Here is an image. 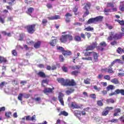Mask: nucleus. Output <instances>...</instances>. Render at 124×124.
Listing matches in <instances>:
<instances>
[{"mask_svg": "<svg viewBox=\"0 0 124 124\" xmlns=\"http://www.w3.org/2000/svg\"><path fill=\"white\" fill-rule=\"evenodd\" d=\"M7 84V83L3 81L2 82L0 83V89H2V88H3V87L4 86V85H6Z\"/></svg>", "mask_w": 124, "mask_h": 124, "instance_id": "53", "label": "nucleus"}, {"mask_svg": "<svg viewBox=\"0 0 124 124\" xmlns=\"http://www.w3.org/2000/svg\"><path fill=\"white\" fill-rule=\"evenodd\" d=\"M115 22H117L120 26H124V20H120V19H115Z\"/></svg>", "mask_w": 124, "mask_h": 124, "instance_id": "35", "label": "nucleus"}, {"mask_svg": "<svg viewBox=\"0 0 124 124\" xmlns=\"http://www.w3.org/2000/svg\"><path fill=\"white\" fill-rule=\"evenodd\" d=\"M62 55H63L64 57H67L68 56H71V55H72V53L69 50H64L62 53Z\"/></svg>", "mask_w": 124, "mask_h": 124, "instance_id": "18", "label": "nucleus"}, {"mask_svg": "<svg viewBox=\"0 0 124 124\" xmlns=\"http://www.w3.org/2000/svg\"><path fill=\"white\" fill-rule=\"evenodd\" d=\"M97 43L96 42H93L92 43V45L91 46H92L93 47V48L94 49V48H96V47H97Z\"/></svg>", "mask_w": 124, "mask_h": 124, "instance_id": "55", "label": "nucleus"}, {"mask_svg": "<svg viewBox=\"0 0 124 124\" xmlns=\"http://www.w3.org/2000/svg\"><path fill=\"white\" fill-rule=\"evenodd\" d=\"M71 107L73 108V109H80L81 107H80L78 104H76L75 102H72L71 104Z\"/></svg>", "mask_w": 124, "mask_h": 124, "instance_id": "14", "label": "nucleus"}, {"mask_svg": "<svg viewBox=\"0 0 124 124\" xmlns=\"http://www.w3.org/2000/svg\"><path fill=\"white\" fill-rule=\"evenodd\" d=\"M35 27H36V24H33L27 25L25 27V29L27 30L28 33H30V34H32L33 33H34V32L35 31Z\"/></svg>", "mask_w": 124, "mask_h": 124, "instance_id": "5", "label": "nucleus"}, {"mask_svg": "<svg viewBox=\"0 0 124 124\" xmlns=\"http://www.w3.org/2000/svg\"><path fill=\"white\" fill-rule=\"evenodd\" d=\"M122 110L120 108H115L114 109V113L113 114V117H117L119 116V113H121Z\"/></svg>", "mask_w": 124, "mask_h": 124, "instance_id": "17", "label": "nucleus"}, {"mask_svg": "<svg viewBox=\"0 0 124 124\" xmlns=\"http://www.w3.org/2000/svg\"><path fill=\"white\" fill-rule=\"evenodd\" d=\"M117 53L118 54H123L124 53V48H122V47H118L116 50Z\"/></svg>", "mask_w": 124, "mask_h": 124, "instance_id": "34", "label": "nucleus"}, {"mask_svg": "<svg viewBox=\"0 0 124 124\" xmlns=\"http://www.w3.org/2000/svg\"><path fill=\"white\" fill-rule=\"evenodd\" d=\"M42 84H48V83H49V79H44L42 81Z\"/></svg>", "mask_w": 124, "mask_h": 124, "instance_id": "59", "label": "nucleus"}, {"mask_svg": "<svg viewBox=\"0 0 124 124\" xmlns=\"http://www.w3.org/2000/svg\"><path fill=\"white\" fill-rule=\"evenodd\" d=\"M103 20V16H99L94 18H90L87 22V24L88 25L91 24H96V23H98V22H102Z\"/></svg>", "mask_w": 124, "mask_h": 124, "instance_id": "3", "label": "nucleus"}, {"mask_svg": "<svg viewBox=\"0 0 124 124\" xmlns=\"http://www.w3.org/2000/svg\"><path fill=\"white\" fill-rule=\"evenodd\" d=\"M84 31H93V28L88 26L85 28Z\"/></svg>", "mask_w": 124, "mask_h": 124, "instance_id": "38", "label": "nucleus"}, {"mask_svg": "<svg viewBox=\"0 0 124 124\" xmlns=\"http://www.w3.org/2000/svg\"><path fill=\"white\" fill-rule=\"evenodd\" d=\"M79 74H80V71H74L71 73V75H74V76H78Z\"/></svg>", "mask_w": 124, "mask_h": 124, "instance_id": "31", "label": "nucleus"}, {"mask_svg": "<svg viewBox=\"0 0 124 124\" xmlns=\"http://www.w3.org/2000/svg\"><path fill=\"white\" fill-rule=\"evenodd\" d=\"M109 123H114V124H117V123H119V119H113L110 120H109Z\"/></svg>", "mask_w": 124, "mask_h": 124, "instance_id": "41", "label": "nucleus"}, {"mask_svg": "<svg viewBox=\"0 0 124 124\" xmlns=\"http://www.w3.org/2000/svg\"><path fill=\"white\" fill-rule=\"evenodd\" d=\"M122 36H124V32H119L115 34L114 31H111L109 32V36L108 37L107 40L112 41V40L114 39V40L113 41L110 42V45H111V46H115L118 45V42L116 40L121 39Z\"/></svg>", "mask_w": 124, "mask_h": 124, "instance_id": "1", "label": "nucleus"}, {"mask_svg": "<svg viewBox=\"0 0 124 124\" xmlns=\"http://www.w3.org/2000/svg\"><path fill=\"white\" fill-rule=\"evenodd\" d=\"M121 4L119 6V9L120 11L124 12V2L122 1L120 2Z\"/></svg>", "mask_w": 124, "mask_h": 124, "instance_id": "28", "label": "nucleus"}, {"mask_svg": "<svg viewBox=\"0 0 124 124\" xmlns=\"http://www.w3.org/2000/svg\"><path fill=\"white\" fill-rule=\"evenodd\" d=\"M33 46L35 49H38L40 48V46H41V41H38L37 42L34 43Z\"/></svg>", "mask_w": 124, "mask_h": 124, "instance_id": "16", "label": "nucleus"}, {"mask_svg": "<svg viewBox=\"0 0 124 124\" xmlns=\"http://www.w3.org/2000/svg\"><path fill=\"white\" fill-rule=\"evenodd\" d=\"M57 81L58 83L61 84L62 86L63 87H75L77 86V83L75 82V80L73 79H64L63 78H58Z\"/></svg>", "mask_w": 124, "mask_h": 124, "instance_id": "2", "label": "nucleus"}, {"mask_svg": "<svg viewBox=\"0 0 124 124\" xmlns=\"http://www.w3.org/2000/svg\"><path fill=\"white\" fill-rule=\"evenodd\" d=\"M87 37V38H90L91 37V36H92V33H91V32H85V34H84Z\"/></svg>", "mask_w": 124, "mask_h": 124, "instance_id": "54", "label": "nucleus"}, {"mask_svg": "<svg viewBox=\"0 0 124 124\" xmlns=\"http://www.w3.org/2000/svg\"><path fill=\"white\" fill-rule=\"evenodd\" d=\"M12 113L10 111L6 112L5 113V117L7 118L8 119H9V118H11V116H12Z\"/></svg>", "mask_w": 124, "mask_h": 124, "instance_id": "33", "label": "nucleus"}, {"mask_svg": "<svg viewBox=\"0 0 124 124\" xmlns=\"http://www.w3.org/2000/svg\"><path fill=\"white\" fill-rule=\"evenodd\" d=\"M97 105L100 107L103 106V99L97 101Z\"/></svg>", "mask_w": 124, "mask_h": 124, "instance_id": "30", "label": "nucleus"}, {"mask_svg": "<svg viewBox=\"0 0 124 124\" xmlns=\"http://www.w3.org/2000/svg\"><path fill=\"white\" fill-rule=\"evenodd\" d=\"M47 19L50 20H58V19H61V16H60L56 15L51 17H47Z\"/></svg>", "mask_w": 124, "mask_h": 124, "instance_id": "19", "label": "nucleus"}, {"mask_svg": "<svg viewBox=\"0 0 124 124\" xmlns=\"http://www.w3.org/2000/svg\"><path fill=\"white\" fill-rule=\"evenodd\" d=\"M57 50H59L62 52V54L65 51L64 48L62 46H59L57 47Z\"/></svg>", "mask_w": 124, "mask_h": 124, "instance_id": "51", "label": "nucleus"}, {"mask_svg": "<svg viewBox=\"0 0 124 124\" xmlns=\"http://www.w3.org/2000/svg\"><path fill=\"white\" fill-rule=\"evenodd\" d=\"M104 78L105 79V80H108V81H110V80H111V77H110V76L109 75H105L104 77Z\"/></svg>", "mask_w": 124, "mask_h": 124, "instance_id": "49", "label": "nucleus"}, {"mask_svg": "<svg viewBox=\"0 0 124 124\" xmlns=\"http://www.w3.org/2000/svg\"><path fill=\"white\" fill-rule=\"evenodd\" d=\"M65 116L66 117L67 116H68V113L65 111H61V112L59 113V116Z\"/></svg>", "mask_w": 124, "mask_h": 124, "instance_id": "29", "label": "nucleus"}, {"mask_svg": "<svg viewBox=\"0 0 124 124\" xmlns=\"http://www.w3.org/2000/svg\"><path fill=\"white\" fill-rule=\"evenodd\" d=\"M59 60L62 62H64V57H63V56H62V55H61L59 56Z\"/></svg>", "mask_w": 124, "mask_h": 124, "instance_id": "48", "label": "nucleus"}, {"mask_svg": "<svg viewBox=\"0 0 124 124\" xmlns=\"http://www.w3.org/2000/svg\"><path fill=\"white\" fill-rule=\"evenodd\" d=\"M108 73H114V71L113 70L112 67H109V66L108 67Z\"/></svg>", "mask_w": 124, "mask_h": 124, "instance_id": "44", "label": "nucleus"}, {"mask_svg": "<svg viewBox=\"0 0 124 124\" xmlns=\"http://www.w3.org/2000/svg\"><path fill=\"white\" fill-rule=\"evenodd\" d=\"M37 75H38V76H39V77H40L41 78H46L47 77V76H46V74H45V73L41 71H40L37 74Z\"/></svg>", "mask_w": 124, "mask_h": 124, "instance_id": "15", "label": "nucleus"}, {"mask_svg": "<svg viewBox=\"0 0 124 124\" xmlns=\"http://www.w3.org/2000/svg\"><path fill=\"white\" fill-rule=\"evenodd\" d=\"M46 6L48 9H51V8H53V5L51 3H47Z\"/></svg>", "mask_w": 124, "mask_h": 124, "instance_id": "61", "label": "nucleus"}, {"mask_svg": "<svg viewBox=\"0 0 124 124\" xmlns=\"http://www.w3.org/2000/svg\"><path fill=\"white\" fill-rule=\"evenodd\" d=\"M6 16H4V15H0V23L1 24H4L5 23V18Z\"/></svg>", "mask_w": 124, "mask_h": 124, "instance_id": "21", "label": "nucleus"}, {"mask_svg": "<svg viewBox=\"0 0 124 124\" xmlns=\"http://www.w3.org/2000/svg\"><path fill=\"white\" fill-rule=\"evenodd\" d=\"M42 23L44 26H46V24L48 23V20H47V19H44L42 20Z\"/></svg>", "mask_w": 124, "mask_h": 124, "instance_id": "56", "label": "nucleus"}, {"mask_svg": "<svg viewBox=\"0 0 124 124\" xmlns=\"http://www.w3.org/2000/svg\"><path fill=\"white\" fill-rule=\"evenodd\" d=\"M77 11H78V7H75V8H74L73 10V12H74L75 15H77Z\"/></svg>", "mask_w": 124, "mask_h": 124, "instance_id": "47", "label": "nucleus"}, {"mask_svg": "<svg viewBox=\"0 0 124 124\" xmlns=\"http://www.w3.org/2000/svg\"><path fill=\"white\" fill-rule=\"evenodd\" d=\"M115 89V86L114 85H109L107 87V92H109V91H113V90Z\"/></svg>", "mask_w": 124, "mask_h": 124, "instance_id": "27", "label": "nucleus"}, {"mask_svg": "<svg viewBox=\"0 0 124 124\" xmlns=\"http://www.w3.org/2000/svg\"><path fill=\"white\" fill-rule=\"evenodd\" d=\"M107 7H111V8H114V3L112 2L107 3Z\"/></svg>", "mask_w": 124, "mask_h": 124, "instance_id": "37", "label": "nucleus"}, {"mask_svg": "<svg viewBox=\"0 0 124 124\" xmlns=\"http://www.w3.org/2000/svg\"><path fill=\"white\" fill-rule=\"evenodd\" d=\"M114 109V108L112 107H107L105 108V109L104 111L102 112V116H107L108 114H109V111H111V110H113Z\"/></svg>", "mask_w": 124, "mask_h": 124, "instance_id": "10", "label": "nucleus"}, {"mask_svg": "<svg viewBox=\"0 0 124 124\" xmlns=\"http://www.w3.org/2000/svg\"><path fill=\"white\" fill-rule=\"evenodd\" d=\"M107 103H115V101L112 98L107 99Z\"/></svg>", "mask_w": 124, "mask_h": 124, "instance_id": "45", "label": "nucleus"}, {"mask_svg": "<svg viewBox=\"0 0 124 124\" xmlns=\"http://www.w3.org/2000/svg\"><path fill=\"white\" fill-rule=\"evenodd\" d=\"M24 95V94H23V93H20L18 94V97H17V99H18V100H20V101H22L23 100V96Z\"/></svg>", "mask_w": 124, "mask_h": 124, "instance_id": "42", "label": "nucleus"}, {"mask_svg": "<svg viewBox=\"0 0 124 124\" xmlns=\"http://www.w3.org/2000/svg\"><path fill=\"white\" fill-rule=\"evenodd\" d=\"M72 41L73 40V36L70 34L62 35L60 38V41L62 43H65L67 41Z\"/></svg>", "mask_w": 124, "mask_h": 124, "instance_id": "4", "label": "nucleus"}, {"mask_svg": "<svg viewBox=\"0 0 124 124\" xmlns=\"http://www.w3.org/2000/svg\"><path fill=\"white\" fill-rule=\"evenodd\" d=\"M92 55L93 56L94 62H98V57H99L98 53L93 51V53L92 54Z\"/></svg>", "mask_w": 124, "mask_h": 124, "instance_id": "12", "label": "nucleus"}, {"mask_svg": "<svg viewBox=\"0 0 124 124\" xmlns=\"http://www.w3.org/2000/svg\"><path fill=\"white\" fill-rule=\"evenodd\" d=\"M12 54L13 56H14L15 57H17V56H18V55L17 54V51L15 49H13L12 51Z\"/></svg>", "mask_w": 124, "mask_h": 124, "instance_id": "52", "label": "nucleus"}, {"mask_svg": "<svg viewBox=\"0 0 124 124\" xmlns=\"http://www.w3.org/2000/svg\"><path fill=\"white\" fill-rule=\"evenodd\" d=\"M118 76H119V77H123L124 76V71H123V72L122 73H119L118 74Z\"/></svg>", "mask_w": 124, "mask_h": 124, "instance_id": "62", "label": "nucleus"}, {"mask_svg": "<svg viewBox=\"0 0 124 124\" xmlns=\"http://www.w3.org/2000/svg\"><path fill=\"white\" fill-rule=\"evenodd\" d=\"M74 114L75 116L76 117H78V116H81V111H78V110H75L74 111Z\"/></svg>", "mask_w": 124, "mask_h": 124, "instance_id": "36", "label": "nucleus"}, {"mask_svg": "<svg viewBox=\"0 0 124 124\" xmlns=\"http://www.w3.org/2000/svg\"><path fill=\"white\" fill-rule=\"evenodd\" d=\"M55 90V88L53 87L52 88H45L43 90V93H45V94H48V93H53V91Z\"/></svg>", "mask_w": 124, "mask_h": 124, "instance_id": "11", "label": "nucleus"}, {"mask_svg": "<svg viewBox=\"0 0 124 124\" xmlns=\"http://www.w3.org/2000/svg\"><path fill=\"white\" fill-rule=\"evenodd\" d=\"M106 25L107 27H108V30H112V29H113V26L108 24V23H106Z\"/></svg>", "mask_w": 124, "mask_h": 124, "instance_id": "63", "label": "nucleus"}, {"mask_svg": "<svg viewBox=\"0 0 124 124\" xmlns=\"http://www.w3.org/2000/svg\"><path fill=\"white\" fill-rule=\"evenodd\" d=\"M2 62H7V59L3 56H0V63Z\"/></svg>", "mask_w": 124, "mask_h": 124, "instance_id": "23", "label": "nucleus"}, {"mask_svg": "<svg viewBox=\"0 0 124 124\" xmlns=\"http://www.w3.org/2000/svg\"><path fill=\"white\" fill-rule=\"evenodd\" d=\"M74 91H75V90L72 88H69V89L68 90H67L65 92V93L67 95H70V94H71V93H74Z\"/></svg>", "mask_w": 124, "mask_h": 124, "instance_id": "20", "label": "nucleus"}, {"mask_svg": "<svg viewBox=\"0 0 124 124\" xmlns=\"http://www.w3.org/2000/svg\"><path fill=\"white\" fill-rule=\"evenodd\" d=\"M93 47L92 46H88L86 47V51H92V50H93Z\"/></svg>", "mask_w": 124, "mask_h": 124, "instance_id": "43", "label": "nucleus"}, {"mask_svg": "<svg viewBox=\"0 0 124 124\" xmlns=\"http://www.w3.org/2000/svg\"><path fill=\"white\" fill-rule=\"evenodd\" d=\"M15 1V0H9L7 3L9 4V5H10L11 6H12L13 4H14V2Z\"/></svg>", "mask_w": 124, "mask_h": 124, "instance_id": "46", "label": "nucleus"}, {"mask_svg": "<svg viewBox=\"0 0 124 124\" xmlns=\"http://www.w3.org/2000/svg\"><path fill=\"white\" fill-rule=\"evenodd\" d=\"M93 51H92V52L87 51L84 53V56L91 57V56H92V54L93 55Z\"/></svg>", "mask_w": 124, "mask_h": 124, "instance_id": "32", "label": "nucleus"}, {"mask_svg": "<svg viewBox=\"0 0 124 124\" xmlns=\"http://www.w3.org/2000/svg\"><path fill=\"white\" fill-rule=\"evenodd\" d=\"M111 82L115 85L120 84V81H119V79H118L117 78H114L113 79H111Z\"/></svg>", "mask_w": 124, "mask_h": 124, "instance_id": "26", "label": "nucleus"}, {"mask_svg": "<svg viewBox=\"0 0 124 124\" xmlns=\"http://www.w3.org/2000/svg\"><path fill=\"white\" fill-rule=\"evenodd\" d=\"M91 5L92 4H91V3L90 2L86 3V4L84 5L83 7V9L84 10L83 17H87V16L90 14L89 9H91Z\"/></svg>", "mask_w": 124, "mask_h": 124, "instance_id": "7", "label": "nucleus"}, {"mask_svg": "<svg viewBox=\"0 0 124 124\" xmlns=\"http://www.w3.org/2000/svg\"><path fill=\"white\" fill-rule=\"evenodd\" d=\"M82 38H83V39H86V35H85L84 33H81L80 36H75L74 40L76 41V42H82Z\"/></svg>", "mask_w": 124, "mask_h": 124, "instance_id": "8", "label": "nucleus"}, {"mask_svg": "<svg viewBox=\"0 0 124 124\" xmlns=\"http://www.w3.org/2000/svg\"><path fill=\"white\" fill-rule=\"evenodd\" d=\"M33 11H34V9L32 7H30L28 9L26 13L29 15H31V14Z\"/></svg>", "mask_w": 124, "mask_h": 124, "instance_id": "24", "label": "nucleus"}, {"mask_svg": "<svg viewBox=\"0 0 124 124\" xmlns=\"http://www.w3.org/2000/svg\"><path fill=\"white\" fill-rule=\"evenodd\" d=\"M12 84L13 85H19V82H18V80H16V79H14L12 81Z\"/></svg>", "mask_w": 124, "mask_h": 124, "instance_id": "57", "label": "nucleus"}, {"mask_svg": "<svg viewBox=\"0 0 124 124\" xmlns=\"http://www.w3.org/2000/svg\"><path fill=\"white\" fill-rule=\"evenodd\" d=\"M12 21H13V17L8 16L7 18V22H12Z\"/></svg>", "mask_w": 124, "mask_h": 124, "instance_id": "60", "label": "nucleus"}, {"mask_svg": "<svg viewBox=\"0 0 124 124\" xmlns=\"http://www.w3.org/2000/svg\"><path fill=\"white\" fill-rule=\"evenodd\" d=\"M49 43L50 46H56V44L57 43V39L51 40V41Z\"/></svg>", "mask_w": 124, "mask_h": 124, "instance_id": "25", "label": "nucleus"}, {"mask_svg": "<svg viewBox=\"0 0 124 124\" xmlns=\"http://www.w3.org/2000/svg\"><path fill=\"white\" fill-rule=\"evenodd\" d=\"M108 44L105 41H102L99 43V46H96V49L98 51L103 52L105 50V48L107 47Z\"/></svg>", "mask_w": 124, "mask_h": 124, "instance_id": "6", "label": "nucleus"}, {"mask_svg": "<svg viewBox=\"0 0 124 124\" xmlns=\"http://www.w3.org/2000/svg\"><path fill=\"white\" fill-rule=\"evenodd\" d=\"M91 79L90 78H86L84 80V84H86V85H90L91 84Z\"/></svg>", "mask_w": 124, "mask_h": 124, "instance_id": "40", "label": "nucleus"}, {"mask_svg": "<svg viewBox=\"0 0 124 124\" xmlns=\"http://www.w3.org/2000/svg\"><path fill=\"white\" fill-rule=\"evenodd\" d=\"M62 97H63V94H62V93H59L58 99L60 102L61 103V104H62V105L63 106L64 105V102H63V98Z\"/></svg>", "mask_w": 124, "mask_h": 124, "instance_id": "13", "label": "nucleus"}, {"mask_svg": "<svg viewBox=\"0 0 124 124\" xmlns=\"http://www.w3.org/2000/svg\"><path fill=\"white\" fill-rule=\"evenodd\" d=\"M119 120L121 122H122V123H124V115L119 118Z\"/></svg>", "mask_w": 124, "mask_h": 124, "instance_id": "64", "label": "nucleus"}, {"mask_svg": "<svg viewBox=\"0 0 124 124\" xmlns=\"http://www.w3.org/2000/svg\"><path fill=\"white\" fill-rule=\"evenodd\" d=\"M117 62H122V61H121L120 59H115L114 61H113L110 65H109V67H112V66H113V65H114V64H115V63H117Z\"/></svg>", "mask_w": 124, "mask_h": 124, "instance_id": "22", "label": "nucleus"}, {"mask_svg": "<svg viewBox=\"0 0 124 124\" xmlns=\"http://www.w3.org/2000/svg\"><path fill=\"white\" fill-rule=\"evenodd\" d=\"M82 60L83 61H93V57H82Z\"/></svg>", "mask_w": 124, "mask_h": 124, "instance_id": "39", "label": "nucleus"}, {"mask_svg": "<svg viewBox=\"0 0 124 124\" xmlns=\"http://www.w3.org/2000/svg\"><path fill=\"white\" fill-rule=\"evenodd\" d=\"M62 71H63V72H67L68 71V68H67V67H65V66H63L62 67Z\"/></svg>", "mask_w": 124, "mask_h": 124, "instance_id": "58", "label": "nucleus"}, {"mask_svg": "<svg viewBox=\"0 0 124 124\" xmlns=\"http://www.w3.org/2000/svg\"><path fill=\"white\" fill-rule=\"evenodd\" d=\"M89 97H91V98H93V99H94V100L96 99V95H95L94 93L90 94Z\"/></svg>", "mask_w": 124, "mask_h": 124, "instance_id": "50", "label": "nucleus"}, {"mask_svg": "<svg viewBox=\"0 0 124 124\" xmlns=\"http://www.w3.org/2000/svg\"><path fill=\"white\" fill-rule=\"evenodd\" d=\"M121 93L122 95H124V89H116L115 92L109 93V96H112V95H116V94H119Z\"/></svg>", "mask_w": 124, "mask_h": 124, "instance_id": "9", "label": "nucleus"}]
</instances>
